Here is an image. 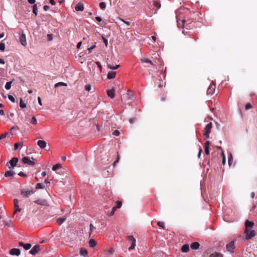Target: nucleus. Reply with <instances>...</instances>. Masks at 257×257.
Returning <instances> with one entry per match:
<instances>
[{
	"instance_id": "36",
	"label": "nucleus",
	"mask_w": 257,
	"mask_h": 257,
	"mask_svg": "<svg viewBox=\"0 0 257 257\" xmlns=\"http://www.w3.org/2000/svg\"><path fill=\"white\" fill-rule=\"evenodd\" d=\"M5 50V44L2 41L0 43V50L2 51H4Z\"/></svg>"
},
{
	"instance_id": "43",
	"label": "nucleus",
	"mask_w": 257,
	"mask_h": 257,
	"mask_svg": "<svg viewBox=\"0 0 257 257\" xmlns=\"http://www.w3.org/2000/svg\"><path fill=\"white\" fill-rule=\"evenodd\" d=\"M252 107V105L250 103H247L245 106V109L248 110Z\"/></svg>"
},
{
	"instance_id": "27",
	"label": "nucleus",
	"mask_w": 257,
	"mask_h": 257,
	"mask_svg": "<svg viewBox=\"0 0 257 257\" xmlns=\"http://www.w3.org/2000/svg\"><path fill=\"white\" fill-rule=\"evenodd\" d=\"M209 257H223V255L220 253L215 252L211 254Z\"/></svg>"
},
{
	"instance_id": "56",
	"label": "nucleus",
	"mask_w": 257,
	"mask_h": 257,
	"mask_svg": "<svg viewBox=\"0 0 257 257\" xmlns=\"http://www.w3.org/2000/svg\"><path fill=\"white\" fill-rule=\"evenodd\" d=\"M136 118H130L129 119V121L131 123H133L136 121Z\"/></svg>"
},
{
	"instance_id": "60",
	"label": "nucleus",
	"mask_w": 257,
	"mask_h": 257,
	"mask_svg": "<svg viewBox=\"0 0 257 257\" xmlns=\"http://www.w3.org/2000/svg\"><path fill=\"white\" fill-rule=\"evenodd\" d=\"M186 20H183L182 21V26L183 27H185V25H186Z\"/></svg>"
},
{
	"instance_id": "44",
	"label": "nucleus",
	"mask_w": 257,
	"mask_h": 257,
	"mask_svg": "<svg viewBox=\"0 0 257 257\" xmlns=\"http://www.w3.org/2000/svg\"><path fill=\"white\" fill-rule=\"evenodd\" d=\"M91 89V86L90 85H86L85 86V90L89 91Z\"/></svg>"
},
{
	"instance_id": "1",
	"label": "nucleus",
	"mask_w": 257,
	"mask_h": 257,
	"mask_svg": "<svg viewBox=\"0 0 257 257\" xmlns=\"http://www.w3.org/2000/svg\"><path fill=\"white\" fill-rule=\"evenodd\" d=\"M254 225V223L246 220L245 222V229L244 233L245 235V239L247 240L251 239L255 235V231L251 229V228Z\"/></svg>"
},
{
	"instance_id": "51",
	"label": "nucleus",
	"mask_w": 257,
	"mask_h": 257,
	"mask_svg": "<svg viewBox=\"0 0 257 257\" xmlns=\"http://www.w3.org/2000/svg\"><path fill=\"white\" fill-rule=\"evenodd\" d=\"M47 37L48 41H51L53 39L52 34H48Z\"/></svg>"
},
{
	"instance_id": "24",
	"label": "nucleus",
	"mask_w": 257,
	"mask_h": 257,
	"mask_svg": "<svg viewBox=\"0 0 257 257\" xmlns=\"http://www.w3.org/2000/svg\"><path fill=\"white\" fill-rule=\"evenodd\" d=\"M66 220V218L65 217H61V218H59L57 219L56 220V222L59 224V225H61V224H62Z\"/></svg>"
},
{
	"instance_id": "45",
	"label": "nucleus",
	"mask_w": 257,
	"mask_h": 257,
	"mask_svg": "<svg viewBox=\"0 0 257 257\" xmlns=\"http://www.w3.org/2000/svg\"><path fill=\"white\" fill-rule=\"evenodd\" d=\"M8 98L9 99L13 102H15V98L11 95H8Z\"/></svg>"
},
{
	"instance_id": "63",
	"label": "nucleus",
	"mask_w": 257,
	"mask_h": 257,
	"mask_svg": "<svg viewBox=\"0 0 257 257\" xmlns=\"http://www.w3.org/2000/svg\"><path fill=\"white\" fill-rule=\"evenodd\" d=\"M49 2H50V3L52 5H55L56 3L54 1V0H49Z\"/></svg>"
},
{
	"instance_id": "57",
	"label": "nucleus",
	"mask_w": 257,
	"mask_h": 257,
	"mask_svg": "<svg viewBox=\"0 0 257 257\" xmlns=\"http://www.w3.org/2000/svg\"><path fill=\"white\" fill-rule=\"evenodd\" d=\"M50 7L49 6L45 5L44 6L43 9L45 11H48Z\"/></svg>"
},
{
	"instance_id": "50",
	"label": "nucleus",
	"mask_w": 257,
	"mask_h": 257,
	"mask_svg": "<svg viewBox=\"0 0 257 257\" xmlns=\"http://www.w3.org/2000/svg\"><path fill=\"white\" fill-rule=\"evenodd\" d=\"M102 39H103V42L105 44V45L106 47L107 46V45H108V41H107V40L106 39H105L104 37H102Z\"/></svg>"
},
{
	"instance_id": "11",
	"label": "nucleus",
	"mask_w": 257,
	"mask_h": 257,
	"mask_svg": "<svg viewBox=\"0 0 257 257\" xmlns=\"http://www.w3.org/2000/svg\"><path fill=\"white\" fill-rule=\"evenodd\" d=\"M20 250L18 248H13L10 250V254L12 255H19L20 254Z\"/></svg>"
},
{
	"instance_id": "37",
	"label": "nucleus",
	"mask_w": 257,
	"mask_h": 257,
	"mask_svg": "<svg viewBox=\"0 0 257 257\" xmlns=\"http://www.w3.org/2000/svg\"><path fill=\"white\" fill-rule=\"evenodd\" d=\"M44 188V186L41 183H37L36 185V188L37 189H43Z\"/></svg>"
},
{
	"instance_id": "41",
	"label": "nucleus",
	"mask_w": 257,
	"mask_h": 257,
	"mask_svg": "<svg viewBox=\"0 0 257 257\" xmlns=\"http://www.w3.org/2000/svg\"><path fill=\"white\" fill-rule=\"evenodd\" d=\"M31 122L33 124H36L37 120L35 116H33L31 121Z\"/></svg>"
},
{
	"instance_id": "15",
	"label": "nucleus",
	"mask_w": 257,
	"mask_h": 257,
	"mask_svg": "<svg viewBox=\"0 0 257 257\" xmlns=\"http://www.w3.org/2000/svg\"><path fill=\"white\" fill-rule=\"evenodd\" d=\"M37 145L41 149H44L47 145V143L43 140H39L37 142Z\"/></svg>"
},
{
	"instance_id": "7",
	"label": "nucleus",
	"mask_w": 257,
	"mask_h": 257,
	"mask_svg": "<svg viewBox=\"0 0 257 257\" xmlns=\"http://www.w3.org/2000/svg\"><path fill=\"white\" fill-rule=\"evenodd\" d=\"M40 250V246L39 245H35L32 249L30 251V253L33 255H35L38 253Z\"/></svg>"
},
{
	"instance_id": "26",
	"label": "nucleus",
	"mask_w": 257,
	"mask_h": 257,
	"mask_svg": "<svg viewBox=\"0 0 257 257\" xmlns=\"http://www.w3.org/2000/svg\"><path fill=\"white\" fill-rule=\"evenodd\" d=\"M80 253L81 255L85 256V255H87L88 252H87V250L85 248H82L80 249Z\"/></svg>"
},
{
	"instance_id": "35",
	"label": "nucleus",
	"mask_w": 257,
	"mask_h": 257,
	"mask_svg": "<svg viewBox=\"0 0 257 257\" xmlns=\"http://www.w3.org/2000/svg\"><path fill=\"white\" fill-rule=\"evenodd\" d=\"M67 85L66 83L60 82H58V83L55 84V87H58L59 86H66Z\"/></svg>"
},
{
	"instance_id": "25",
	"label": "nucleus",
	"mask_w": 257,
	"mask_h": 257,
	"mask_svg": "<svg viewBox=\"0 0 257 257\" xmlns=\"http://www.w3.org/2000/svg\"><path fill=\"white\" fill-rule=\"evenodd\" d=\"M107 67H108V68H109L110 69L115 70V69H116L120 67V65H116L115 66H113V65H112L111 64H107Z\"/></svg>"
},
{
	"instance_id": "23",
	"label": "nucleus",
	"mask_w": 257,
	"mask_h": 257,
	"mask_svg": "<svg viewBox=\"0 0 257 257\" xmlns=\"http://www.w3.org/2000/svg\"><path fill=\"white\" fill-rule=\"evenodd\" d=\"M199 243L198 242H194L191 244V248L193 249H197L199 247Z\"/></svg>"
},
{
	"instance_id": "8",
	"label": "nucleus",
	"mask_w": 257,
	"mask_h": 257,
	"mask_svg": "<svg viewBox=\"0 0 257 257\" xmlns=\"http://www.w3.org/2000/svg\"><path fill=\"white\" fill-rule=\"evenodd\" d=\"M22 161L24 164H28L31 166H34L35 162L30 160L28 157H25L22 159Z\"/></svg>"
},
{
	"instance_id": "6",
	"label": "nucleus",
	"mask_w": 257,
	"mask_h": 257,
	"mask_svg": "<svg viewBox=\"0 0 257 257\" xmlns=\"http://www.w3.org/2000/svg\"><path fill=\"white\" fill-rule=\"evenodd\" d=\"M215 90V84L212 82L210 84L209 88L207 89V94H213Z\"/></svg>"
},
{
	"instance_id": "14",
	"label": "nucleus",
	"mask_w": 257,
	"mask_h": 257,
	"mask_svg": "<svg viewBox=\"0 0 257 257\" xmlns=\"http://www.w3.org/2000/svg\"><path fill=\"white\" fill-rule=\"evenodd\" d=\"M34 202L39 205L46 206L47 205V202L45 199H38L34 201Z\"/></svg>"
},
{
	"instance_id": "31",
	"label": "nucleus",
	"mask_w": 257,
	"mask_h": 257,
	"mask_svg": "<svg viewBox=\"0 0 257 257\" xmlns=\"http://www.w3.org/2000/svg\"><path fill=\"white\" fill-rule=\"evenodd\" d=\"M95 229V227L93 226L92 224H90V232L89 233V236L90 237L93 231Z\"/></svg>"
},
{
	"instance_id": "40",
	"label": "nucleus",
	"mask_w": 257,
	"mask_h": 257,
	"mask_svg": "<svg viewBox=\"0 0 257 257\" xmlns=\"http://www.w3.org/2000/svg\"><path fill=\"white\" fill-rule=\"evenodd\" d=\"M99 7L101 9L104 10L106 8L105 3L104 2H101L99 4Z\"/></svg>"
},
{
	"instance_id": "38",
	"label": "nucleus",
	"mask_w": 257,
	"mask_h": 257,
	"mask_svg": "<svg viewBox=\"0 0 257 257\" xmlns=\"http://www.w3.org/2000/svg\"><path fill=\"white\" fill-rule=\"evenodd\" d=\"M157 225L162 227L163 229H165V227L164 226V223L163 222L158 221L157 222Z\"/></svg>"
},
{
	"instance_id": "12",
	"label": "nucleus",
	"mask_w": 257,
	"mask_h": 257,
	"mask_svg": "<svg viewBox=\"0 0 257 257\" xmlns=\"http://www.w3.org/2000/svg\"><path fill=\"white\" fill-rule=\"evenodd\" d=\"M33 193V191L32 190H21V194L25 197H28L29 195L32 194Z\"/></svg>"
},
{
	"instance_id": "32",
	"label": "nucleus",
	"mask_w": 257,
	"mask_h": 257,
	"mask_svg": "<svg viewBox=\"0 0 257 257\" xmlns=\"http://www.w3.org/2000/svg\"><path fill=\"white\" fill-rule=\"evenodd\" d=\"M12 82L13 81L7 82L5 85V88L6 89L9 90L11 88V84L12 83Z\"/></svg>"
},
{
	"instance_id": "55",
	"label": "nucleus",
	"mask_w": 257,
	"mask_h": 257,
	"mask_svg": "<svg viewBox=\"0 0 257 257\" xmlns=\"http://www.w3.org/2000/svg\"><path fill=\"white\" fill-rule=\"evenodd\" d=\"M18 175L21 177H26V175L23 172H20L18 173Z\"/></svg>"
},
{
	"instance_id": "61",
	"label": "nucleus",
	"mask_w": 257,
	"mask_h": 257,
	"mask_svg": "<svg viewBox=\"0 0 257 257\" xmlns=\"http://www.w3.org/2000/svg\"><path fill=\"white\" fill-rule=\"evenodd\" d=\"M29 3L31 4H34L35 2H36V0H28Z\"/></svg>"
},
{
	"instance_id": "53",
	"label": "nucleus",
	"mask_w": 257,
	"mask_h": 257,
	"mask_svg": "<svg viewBox=\"0 0 257 257\" xmlns=\"http://www.w3.org/2000/svg\"><path fill=\"white\" fill-rule=\"evenodd\" d=\"M154 6L157 7L158 9L160 8L161 7V4L158 2H155L154 3Z\"/></svg>"
},
{
	"instance_id": "10",
	"label": "nucleus",
	"mask_w": 257,
	"mask_h": 257,
	"mask_svg": "<svg viewBox=\"0 0 257 257\" xmlns=\"http://www.w3.org/2000/svg\"><path fill=\"white\" fill-rule=\"evenodd\" d=\"M20 41L23 46H25L27 45V41L25 34L23 33L22 35H21L20 36Z\"/></svg>"
},
{
	"instance_id": "59",
	"label": "nucleus",
	"mask_w": 257,
	"mask_h": 257,
	"mask_svg": "<svg viewBox=\"0 0 257 257\" xmlns=\"http://www.w3.org/2000/svg\"><path fill=\"white\" fill-rule=\"evenodd\" d=\"M95 19L97 21L100 22L102 21L101 18L100 17H96Z\"/></svg>"
},
{
	"instance_id": "49",
	"label": "nucleus",
	"mask_w": 257,
	"mask_h": 257,
	"mask_svg": "<svg viewBox=\"0 0 257 257\" xmlns=\"http://www.w3.org/2000/svg\"><path fill=\"white\" fill-rule=\"evenodd\" d=\"M96 64L97 65V66L99 68L100 70L101 71L102 70V66L100 64V63L98 61L95 62Z\"/></svg>"
},
{
	"instance_id": "30",
	"label": "nucleus",
	"mask_w": 257,
	"mask_h": 257,
	"mask_svg": "<svg viewBox=\"0 0 257 257\" xmlns=\"http://www.w3.org/2000/svg\"><path fill=\"white\" fill-rule=\"evenodd\" d=\"M61 168V165L59 164H57L53 166L52 169L53 171H56L59 168Z\"/></svg>"
},
{
	"instance_id": "47",
	"label": "nucleus",
	"mask_w": 257,
	"mask_h": 257,
	"mask_svg": "<svg viewBox=\"0 0 257 257\" xmlns=\"http://www.w3.org/2000/svg\"><path fill=\"white\" fill-rule=\"evenodd\" d=\"M116 209L117 208H115V206L113 207L112 210L110 213V216H112L114 214Z\"/></svg>"
},
{
	"instance_id": "48",
	"label": "nucleus",
	"mask_w": 257,
	"mask_h": 257,
	"mask_svg": "<svg viewBox=\"0 0 257 257\" xmlns=\"http://www.w3.org/2000/svg\"><path fill=\"white\" fill-rule=\"evenodd\" d=\"M112 134L114 135V136H118L120 134V132L118 130H115L113 133H112Z\"/></svg>"
},
{
	"instance_id": "29",
	"label": "nucleus",
	"mask_w": 257,
	"mask_h": 257,
	"mask_svg": "<svg viewBox=\"0 0 257 257\" xmlns=\"http://www.w3.org/2000/svg\"><path fill=\"white\" fill-rule=\"evenodd\" d=\"M141 61L143 63H150V64L151 65H154L153 63L152 62V61H151V60H149L147 58H143V59H141Z\"/></svg>"
},
{
	"instance_id": "52",
	"label": "nucleus",
	"mask_w": 257,
	"mask_h": 257,
	"mask_svg": "<svg viewBox=\"0 0 257 257\" xmlns=\"http://www.w3.org/2000/svg\"><path fill=\"white\" fill-rule=\"evenodd\" d=\"M205 153L206 155H208L209 154V148L205 147Z\"/></svg>"
},
{
	"instance_id": "33",
	"label": "nucleus",
	"mask_w": 257,
	"mask_h": 257,
	"mask_svg": "<svg viewBox=\"0 0 257 257\" xmlns=\"http://www.w3.org/2000/svg\"><path fill=\"white\" fill-rule=\"evenodd\" d=\"M20 106L22 108L26 107V104L23 102L22 98L20 99Z\"/></svg>"
},
{
	"instance_id": "39",
	"label": "nucleus",
	"mask_w": 257,
	"mask_h": 257,
	"mask_svg": "<svg viewBox=\"0 0 257 257\" xmlns=\"http://www.w3.org/2000/svg\"><path fill=\"white\" fill-rule=\"evenodd\" d=\"M121 205H122L121 201L118 200L116 201V205L115 206V208H116L117 209L121 207Z\"/></svg>"
},
{
	"instance_id": "46",
	"label": "nucleus",
	"mask_w": 257,
	"mask_h": 257,
	"mask_svg": "<svg viewBox=\"0 0 257 257\" xmlns=\"http://www.w3.org/2000/svg\"><path fill=\"white\" fill-rule=\"evenodd\" d=\"M9 135V134L8 133H5V134H2L1 136H0V140H2L3 139H4V138H6V137Z\"/></svg>"
},
{
	"instance_id": "9",
	"label": "nucleus",
	"mask_w": 257,
	"mask_h": 257,
	"mask_svg": "<svg viewBox=\"0 0 257 257\" xmlns=\"http://www.w3.org/2000/svg\"><path fill=\"white\" fill-rule=\"evenodd\" d=\"M14 214L16 213L17 212H20L21 210V209L19 207V200L17 199H15L14 200Z\"/></svg>"
},
{
	"instance_id": "21",
	"label": "nucleus",
	"mask_w": 257,
	"mask_h": 257,
	"mask_svg": "<svg viewBox=\"0 0 257 257\" xmlns=\"http://www.w3.org/2000/svg\"><path fill=\"white\" fill-rule=\"evenodd\" d=\"M181 250L183 252H187L189 250V246L188 244H186L182 246Z\"/></svg>"
},
{
	"instance_id": "58",
	"label": "nucleus",
	"mask_w": 257,
	"mask_h": 257,
	"mask_svg": "<svg viewBox=\"0 0 257 257\" xmlns=\"http://www.w3.org/2000/svg\"><path fill=\"white\" fill-rule=\"evenodd\" d=\"M209 145H210V142L208 141H207L205 143V147H207V148H209Z\"/></svg>"
},
{
	"instance_id": "2",
	"label": "nucleus",
	"mask_w": 257,
	"mask_h": 257,
	"mask_svg": "<svg viewBox=\"0 0 257 257\" xmlns=\"http://www.w3.org/2000/svg\"><path fill=\"white\" fill-rule=\"evenodd\" d=\"M212 123L210 122L206 125L204 128V136L207 138H209V134L210 133L211 130L212 128Z\"/></svg>"
},
{
	"instance_id": "17",
	"label": "nucleus",
	"mask_w": 257,
	"mask_h": 257,
	"mask_svg": "<svg viewBox=\"0 0 257 257\" xmlns=\"http://www.w3.org/2000/svg\"><path fill=\"white\" fill-rule=\"evenodd\" d=\"M107 94L109 97L111 98H113L115 96V89L112 88L111 90L107 91Z\"/></svg>"
},
{
	"instance_id": "5",
	"label": "nucleus",
	"mask_w": 257,
	"mask_h": 257,
	"mask_svg": "<svg viewBox=\"0 0 257 257\" xmlns=\"http://www.w3.org/2000/svg\"><path fill=\"white\" fill-rule=\"evenodd\" d=\"M98 161L102 164H107L109 162L108 155L107 153H105L103 157L101 158Z\"/></svg>"
},
{
	"instance_id": "4",
	"label": "nucleus",
	"mask_w": 257,
	"mask_h": 257,
	"mask_svg": "<svg viewBox=\"0 0 257 257\" xmlns=\"http://www.w3.org/2000/svg\"><path fill=\"white\" fill-rule=\"evenodd\" d=\"M226 247L228 251L232 253L234 249L235 248L234 241H231L229 243L227 244Z\"/></svg>"
},
{
	"instance_id": "54",
	"label": "nucleus",
	"mask_w": 257,
	"mask_h": 257,
	"mask_svg": "<svg viewBox=\"0 0 257 257\" xmlns=\"http://www.w3.org/2000/svg\"><path fill=\"white\" fill-rule=\"evenodd\" d=\"M127 97L128 99L131 98L133 95L131 91H128V93H127Z\"/></svg>"
},
{
	"instance_id": "64",
	"label": "nucleus",
	"mask_w": 257,
	"mask_h": 257,
	"mask_svg": "<svg viewBox=\"0 0 257 257\" xmlns=\"http://www.w3.org/2000/svg\"><path fill=\"white\" fill-rule=\"evenodd\" d=\"M38 103L40 105H42V101H41V99L40 97H38Z\"/></svg>"
},
{
	"instance_id": "18",
	"label": "nucleus",
	"mask_w": 257,
	"mask_h": 257,
	"mask_svg": "<svg viewBox=\"0 0 257 257\" xmlns=\"http://www.w3.org/2000/svg\"><path fill=\"white\" fill-rule=\"evenodd\" d=\"M75 9L77 11H82L84 10L83 5L81 4H78L75 6Z\"/></svg>"
},
{
	"instance_id": "20",
	"label": "nucleus",
	"mask_w": 257,
	"mask_h": 257,
	"mask_svg": "<svg viewBox=\"0 0 257 257\" xmlns=\"http://www.w3.org/2000/svg\"><path fill=\"white\" fill-rule=\"evenodd\" d=\"M97 244L96 242L93 239H91L89 241V245L90 247L93 248L96 246Z\"/></svg>"
},
{
	"instance_id": "62",
	"label": "nucleus",
	"mask_w": 257,
	"mask_h": 257,
	"mask_svg": "<svg viewBox=\"0 0 257 257\" xmlns=\"http://www.w3.org/2000/svg\"><path fill=\"white\" fill-rule=\"evenodd\" d=\"M81 44H82V42H79L77 45V48L79 49L81 46Z\"/></svg>"
},
{
	"instance_id": "13",
	"label": "nucleus",
	"mask_w": 257,
	"mask_h": 257,
	"mask_svg": "<svg viewBox=\"0 0 257 257\" xmlns=\"http://www.w3.org/2000/svg\"><path fill=\"white\" fill-rule=\"evenodd\" d=\"M18 159L16 157H14L13 158H12L9 162L8 163H9L11 166L13 167H15L16 166L18 162Z\"/></svg>"
},
{
	"instance_id": "42",
	"label": "nucleus",
	"mask_w": 257,
	"mask_h": 257,
	"mask_svg": "<svg viewBox=\"0 0 257 257\" xmlns=\"http://www.w3.org/2000/svg\"><path fill=\"white\" fill-rule=\"evenodd\" d=\"M95 48V43H94L91 47L88 48L87 50L88 51V53H90L92 50Z\"/></svg>"
},
{
	"instance_id": "22",
	"label": "nucleus",
	"mask_w": 257,
	"mask_h": 257,
	"mask_svg": "<svg viewBox=\"0 0 257 257\" xmlns=\"http://www.w3.org/2000/svg\"><path fill=\"white\" fill-rule=\"evenodd\" d=\"M15 174V172L13 171H8L5 172V176L6 177H12Z\"/></svg>"
},
{
	"instance_id": "19",
	"label": "nucleus",
	"mask_w": 257,
	"mask_h": 257,
	"mask_svg": "<svg viewBox=\"0 0 257 257\" xmlns=\"http://www.w3.org/2000/svg\"><path fill=\"white\" fill-rule=\"evenodd\" d=\"M116 76V72H109L107 74V78L111 79L114 78Z\"/></svg>"
},
{
	"instance_id": "28",
	"label": "nucleus",
	"mask_w": 257,
	"mask_h": 257,
	"mask_svg": "<svg viewBox=\"0 0 257 257\" xmlns=\"http://www.w3.org/2000/svg\"><path fill=\"white\" fill-rule=\"evenodd\" d=\"M33 12L37 16L38 14V8L36 4H34L33 6Z\"/></svg>"
},
{
	"instance_id": "34",
	"label": "nucleus",
	"mask_w": 257,
	"mask_h": 257,
	"mask_svg": "<svg viewBox=\"0 0 257 257\" xmlns=\"http://www.w3.org/2000/svg\"><path fill=\"white\" fill-rule=\"evenodd\" d=\"M23 146V143L20 142L15 144L14 145V149L15 150H16L18 149L19 146L22 147Z\"/></svg>"
},
{
	"instance_id": "3",
	"label": "nucleus",
	"mask_w": 257,
	"mask_h": 257,
	"mask_svg": "<svg viewBox=\"0 0 257 257\" xmlns=\"http://www.w3.org/2000/svg\"><path fill=\"white\" fill-rule=\"evenodd\" d=\"M127 239L131 242V245L128 248V249L130 250L131 249H133L135 248L136 246V239L132 235H129L126 237Z\"/></svg>"
},
{
	"instance_id": "16",
	"label": "nucleus",
	"mask_w": 257,
	"mask_h": 257,
	"mask_svg": "<svg viewBox=\"0 0 257 257\" xmlns=\"http://www.w3.org/2000/svg\"><path fill=\"white\" fill-rule=\"evenodd\" d=\"M19 246L24 247L26 250L29 249L32 246L30 243L25 244L23 242H19Z\"/></svg>"
}]
</instances>
